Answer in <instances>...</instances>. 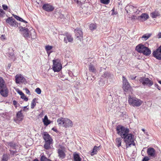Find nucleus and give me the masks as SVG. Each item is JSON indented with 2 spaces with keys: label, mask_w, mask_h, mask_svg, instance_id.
Masks as SVG:
<instances>
[{
  "label": "nucleus",
  "mask_w": 161,
  "mask_h": 161,
  "mask_svg": "<svg viewBox=\"0 0 161 161\" xmlns=\"http://www.w3.org/2000/svg\"><path fill=\"white\" fill-rule=\"evenodd\" d=\"M143 102L142 101L135 97L130 96L128 97L129 103L134 107L140 106Z\"/></svg>",
  "instance_id": "423d86ee"
},
{
  "label": "nucleus",
  "mask_w": 161,
  "mask_h": 161,
  "mask_svg": "<svg viewBox=\"0 0 161 161\" xmlns=\"http://www.w3.org/2000/svg\"><path fill=\"white\" fill-rule=\"evenodd\" d=\"M53 47L52 46L47 45L45 46V49L46 51H47V53L48 54V56L50 53H48V52L51 50L53 48Z\"/></svg>",
  "instance_id": "f704fd0d"
},
{
  "label": "nucleus",
  "mask_w": 161,
  "mask_h": 161,
  "mask_svg": "<svg viewBox=\"0 0 161 161\" xmlns=\"http://www.w3.org/2000/svg\"><path fill=\"white\" fill-rule=\"evenodd\" d=\"M99 148L98 147L95 146L92 150V152L91 153L92 156H93L95 154H96L97 153V151Z\"/></svg>",
  "instance_id": "2f4dec72"
},
{
  "label": "nucleus",
  "mask_w": 161,
  "mask_h": 161,
  "mask_svg": "<svg viewBox=\"0 0 161 161\" xmlns=\"http://www.w3.org/2000/svg\"><path fill=\"white\" fill-rule=\"evenodd\" d=\"M0 38L2 40H4L5 39V35H2L0 37Z\"/></svg>",
  "instance_id": "3c124183"
},
{
  "label": "nucleus",
  "mask_w": 161,
  "mask_h": 161,
  "mask_svg": "<svg viewBox=\"0 0 161 161\" xmlns=\"http://www.w3.org/2000/svg\"><path fill=\"white\" fill-rule=\"evenodd\" d=\"M123 88L124 91H127L130 88V86L126 78L124 76H122Z\"/></svg>",
  "instance_id": "ddd939ff"
},
{
  "label": "nucleus",
  "mask_w": 161,
  "mask_h": 161,
  "mask_svg": "<svg viewBox=\"0 0 161 161\" xmlns=\"http://www.w3.org/2000/svg\"><path fill=\"white\" fill-rule=\"evenodd\" d=\"M125 10L129 14L136 13L138 11L137 8L131 5H128L125 7Z\"/></svg>",
  "instance_id": "f8f14e48"
},
{
  "label": "nucleus",
  "mask_w": 161,
  "mask_h": 161,
  "mask_svg": "<svg viewBox=\"0 0 161 161\" xmlns=\"http://www.w3.org/2000/svg\"><path fill=\"white\" fill-rule=\"evenodd\" d=\"M15 82L17 84H20L25 81V79L21 74L17 75L15 77Z\"/></svg>",
  "instance_id": "dca6fc26"
},
{
  "label": "nucleus",
  "mask_w": 161,
  "mask_h": 161,
  "mask_svg": "<svg viewBox=\"0 0 161 161\" xmlns=\"http://www.w3.org/2000/svg\"><path fill=\"white\" fill-rule=\"evenodd\" d=\"M139 81L144 86H146L148 87H150L153 84V82L151 80L145 77H140L139 79Z\"/></svg>",
  "instance_id": "6e6552de"
},
{
  "label": "nucleus",
  "mask_w": 161,
  "mask_h": 161,
  "mask_svg": "<svg viewBox=\"0 0 161 161\" xmlns=\"http://www.w3.org/2000/svg\"><path fill=\"white\" fill-rule=\"evenodd\" d=\"M89 70L90 72L93 73H96V69H95L94 65L92 64H90L88 66Z\"/></svg>",
  "instance_id": "cd10ccee"
},
{
  "label": "nucleus",
  "mask_w": 161,
  "mask_h": 161,
  "mask_svg": "<svg viewBox=\"0 0 161 161\" xmlns=\"http://www.w3.org/2000/svg\"><path fill=\"white\" fill-rule=\"evenodd\" d=\"M122 137H117L115 139V143L116 145L118 147H119L121 146V143L122 139Z\"/></svg>",
  "instance_id": "393cba45"
},
{
  "label": "nucleus",
  "mask_w": 161,
  "mask_h": 161,
  "mask_svg": "<svg viewBox=\"0 0 161 161\" xmlns=\"http://www.w3.org/2000/svg\"><path fill=\"white\" fill-rule=\"evenodd\" d=\"M152 35V34L146 33L143 35L141 37L142 40L145 41L147 40L149 38H150Z\"/></svg>",
  "instance_id": "b1692460"
},
{
  "label": "nucleus",
  "mask_w": 161,
  "mask_h": 161,
  "mask_svg": "<svg viewBox=\"0 0 161 161\" xmlns=\"http://www.w3.org/2000/svg\"><path fill=\"white\" fill-rule=\"evenodd\" d=\"M21 98L22 99H24V100L25 101H27L28 100V98L27 97H26L25 96V95H24L21 96Z\"/></svg>",
  "instance_id": "37998d69"
},
{
  "label": "nucleus",
  "mask_w": 161,
  "mask_h": 161,
  "mask_svg": "<svg viewBox=\"0 0 161 161\" xmlns=\"http://www.w3.org/2000/svg\"><path fill=\"white\" fill-rule=\"evenodd\" d=\"M116 130L118 134L123 139L130 133L129 129L120 125H118L116 127Z\"/></svg>",
  "instance_id": "7ed1b4c3"
},
{
  "label": "nucleus",
  "mask_w": 161,
  "mask_h": 161,
  "mask_svg": "<svg viewBox=\"0 0 161 161\" xmlns=\"http://www.w3.org/2000/svg\"><path fill=\"white\" fill-rule=\"evenodd\" d=\"M19 29L21 34L26 39H34L36 38V33L34 30L32 29L29 31L27 28L22 26L19 27Z\"/></svg>",
  "instance_id": "f257e3e1"
},
{
  "label": "nucleus",
  "mask_w": 161,
  "mask_h": 161,
  "mask_svg": "<svg viewBox=\"0 0 161 161\" xmlns=\"http://www.w3.org/2000/svg\"><path fill=\"white\" fill-rule=\"evenodd\" d=\"M8 156L7 154H4L2 157V161H8Z\"/></svg>",
  "instance_id": "4c0bfd02"
},
{
  "label": "nucleus",
  "mask_w": 161,
  "mask_h": 161,
  "mask_svg": "<svg viewBox=\"0 0 161 161\" xmlns=\"http://www.w3.org/2000/svg\"><path fill=\"white\" fill-rule=\"evenodd\" d=\"M4 144L8 148H10L9 151L11 154L14 155L19 151V146L14 142H5Z\"/></svg>",
  "instance_id": "f03ea898"
},
{
  "label": "nucleus",
  "mask_w": 161,
  "mask_h": 161,
  "mask_svg": "<svg viewBox=\"0 0 161 161\" xmlns=\"http://www.w3.org/2000/svg\"><path fill=\"white\" fill-rule=\"evenodd\" d=\"M57 122L58 125H62L66 128L71 127L73 125V123L72 121L66 118H58Z\"/></svg>",
  "instance_id": "20e7f679"
},
{
  "label": "nucleus",
  "mask_w": 161,
  "mask_h": 161,
  "mask_svg": "<svg viewBox=\"0 0 161 161\" xmlns=\"http://www.w3.org/2000/svg\"><path fill=\"white\" fill-rule=\"evenodd\" d=\"M37 100V99L36 98H34L32 100L31 104V108H33L36 106V103L35 102V101Z\"/></svg>",
  "instance_id": "c9c22d12"
},
{
  "label": "nucleus",
  "mask_w": 161,
  "mask_h": 161,
  "mask_svg": "<svg viewBox=\"0 0 161 161\" xmlns=\"http://www.w3.org/2000/svg\"><path fill=\"white\" fill-rule=\"evenodd\" d=\"M136 50L139 53H142L146 56H149L151 53V51L144 45L140 44L137 46Z\"/></svg>",
  "instance_id": "39448f33"
},
{
  "label": "nucleus",
  "mask_w": 161,
  "mask_h": 161,
  "mask_svg": "<svg viewBox=\"0 0 161 161\" xmlns=\"http://www.w3.org/2000/svg\"><path fill=\"white\" fill-rule=\"evenodd\" d=\"M24 110L25 108H27V106L24 107Z\"/></svg>",
  "instance_id": "680f3d73"
},
{
  "label": "nucleus",
  "mask_w": 161,
  "mask_h": 161,
  "mask_svg": "<svg viewBox=\"0 0 161 161\" xmlns=\"http://www.w3.org/2000/svg\"><path fill=\"white\" fill-rule=\"evenodd\" d=\"M74 161H81V158L80 157L79 155L77 154H75L74 155Z\"/></svg>",
  "instance_id": "473e14b6"
},
{
  "label": "nucleus",
  "mask_w": 161,
  "mask_h": 161,
  "mask_svg": "<svg viewBox=\"0 0 161 161\" xmlns=\"http://www.w3.org/2000/svg\"><path fill=\"white\" fill-rule=\"evenodd\" d=\"M123 139L124 142L125 143L126 148L129 147L131 145H135L134 136L132 134L129 133Z\"/></svg>",
  "instance_id": "0eeeda50"
},
{
  "label": "nucleus",
  "mask_w": 161,
  "mask_h": 161,
  "mask_svg": "<svg viewBox=\"0 0 161 161\" xmlns=\"http://www.w3.org/2000/svg\"><path fill=\"white\" fill-rule=\"evenodd\" d=\"M13 16L17 20L21 21L25 24L27 26V22L26 21L23 20L22 18L14 14H13Z\"/></svg>",
  "instance_id": "bb28decb"
},
{
  "label": "nucleus",
  "mask_w": 161,
  "mask_h": 161,
  "mask_svg": "<svg viewBox=\"0 0 161 161\" xmlns=\"http://www.w3.org/2000/svg\"><path fill=\"white\" fill-rule=\"evenodd\" d=\"M144 134L146 135V136H148V132H145L144 133Z\"/></svg>",
  "instance_id": "13d9d810"
},
{
  "label": "nucleus",
  "mask_w": 161,
  "mask_h": 161,
  "mask_svg": "<svg viewBox=\"0 0 161 161\" xmlns=\"http://www.w3.org/2000/svg\"><path fill=\"white\" fill-rule=\"evenodd\" d=\"M6 21L11 27L16 28L18 26V23L12 17H8L6 19Z\"/></svg>",
  "instance_id": "9d476101"
},
{
  "label": "nucleus",
  "mask_w": 161,
  "mask_h": 161,
  "mask_svg": "<svg viewBox=\"0 0 161 161\" xmlns=\"http://www.w3.org/2000/svg\"><path fill=\"white\" fill-rule=\"evenodd\" d=\"M65 36L64 38V42L66 43L68 42H71L73 41V38L70 34L66 33L64 35Z\"/></svg>",
  "instance_id": "aec40b11"
},
{
  "label": "nucleus",
  "mask_w": 161,
  "mask_h": 161,
  "mask_svg": "<svg viewBox=\"0 0 161 161\" xmlns=\"http://www.w3.org/2000/svg\"><path fill=\"white\" fill-rule=\"evenodd\" d=\"M33 161H39L37 159H35Z\"/></svg>",
  "instance_id": "e2e57ef3"
},
{
  "label": "nucleus",
  "mask_w": 161,
  "mask_h": 161,
  "mask_svg": "<svg viewBox=\"0 0 161 161\" xmlns=\"http://www.w3.org/2000/svg\"><path fill=\"white\" fill-rule=\"evenodd\" d=\"M152 54L157 59L161 60V46L156 50L153 51Z\"/></svg>",
  "instance_id": "9b49d317"
},
{
  "label": "nucleus",
  "mask_w": 161,
  "mask_h": 161,
  "mask_svg": "<svg viewBox=\"0 0 161 161\" xmlns=\"http://www.w3.org/2000/svg\"><path fill=\"white\" fill-rule=\"evenodd\" d=\"M5 86L6 85L4 80L2 77H0V89Z\"/></svg>",
  "instance_id": "7c9ffc66"
},
{
  "label": "nucleus",
  "mask_w": 161,
  "mask_h": 161,
  "mask_svg": "<svg viewBox=\"0 0 161 161\" xmlns=\"http://www.w3.org/2000/svg\"><path fill=\"white\" fill-rule=\"evenodd\" d=\"M35 92L38 94H40L41 92V91L40 89L39 88H37L35 89Z\"/></svg>",
  "instance_id": "a19ab883"
},
{
  "label": "nucleus",
  "mask_w": 161,
  "mask_h": 161,
  "mask_svg": "<svg viewBox=\"0 0 161 161\" xmlns=\"http://www.w3.org/2000/svg\"><path fill=\"white\" fill-rule=\"evenodd\" d=\"M157 37L158 38H161V32H159L157 35Z\"/></svg>",
  "instance_id": "603ef678"
},
{
  "label": "nucleus",
  "mask_w": 161,
  "mask_h": 161,
  "mask_svg": "<svg viewBox=\"0 0 161 161\" xmlns=\"http://www.w3.org/2000/svg\"><path fill=\"white\" fill-rule=\"evenodd\" d=\"M158 82L160 83V84H161V80H159L158 81Z\"/></svg>",
  "instance_id": "052dcab7"
},
{
  "label": "nucleus",
  "mask_w": 161,
  "mask_h": 161,
  "mask_svg": "<svg viewBox=\"0 0 161 161\" xmlns=\"http://www.w3.org/2000/svg\"><path fill=\"white\" fill-rule=\"evenodd\" d=\"M101 3L104 4H108L110 2V0H100Z\"/></svg>",
  "instance_id": "58836bf2"
},
{
  "label": "nucleus",
  "mask_w": 161,
  "mask_h": 161,
  "mask_svg": "<svg viewBox=\"0 0 161 161\" xmlns=\"http://www.w3.org/2000/svg\"><path fill=\"white\" fill-rule=\"evenodd\" d=\"M43 137L45 142L53 141L50 135L47 132H44L43 133Z\"/></svg>",
  "instance_id": "4be33fe9"
},
{
  "label": "nucleus",
  "mask_w": 161,
  "mask_h": 161,
  "mask_svg": "<svg viewBox=\"0 0 161 161\" xmlns=\"http://www.w3.org/2000/svg\"><path fill=\"white\" fill-rule=\"evenodd\" d=\"M52 130H54L55 132H56L57 131V130L55 128H53L52 129Z\"/></svg>",
  "instance_id": "4d7b16f0"
},
{
  "label": "nucleus",
  "mask_w": 161,
  "mask_h": 161,
  "mask_svg": "<svg viewBox=\"0 0 161 161\" xmlns=\"http://www.w3.org/2000/svg\"><path fill=\"white\" fill-rule=\"evenodd\" d=\"M75 3H76L78 4H80L81 3V2L80 1H79L78 0H73Z\"/></svg>",
  "instance_id": "de8ad7c7"
},
{
  "label": "nucleus",
  "mask_w": 161,
  "mask_h": 161,
  "mask_svg": "<svg viewBox=\"0 0 161 161\" xmlns=\"http://www.w3.org/2000/svg\"><path fill=\"white\" fill-rule=\"evenodd\" d=\"M149 159L148 157H145L143 159L142 161H148Z\"/></svg>",
  "instance_id": "49530a36"
},
{
  "label": "nucleus",
  "mask_w": 161,
  "mask_h": 161,
  "mask_svg": "<svg viewBox=\"0 0 161 161\" xmlns=\"http://www.w3.org/2000/svg\"><path fill=\"white\" fill-rule=\"evenodd\" d=\"M59 146L60 148L58 150V156L59 158L63 159L65 158L66 156L65 153L64 152L65 148L61 145H60Z\"/></svg>",
  "instance_id": "2eb2a0df"
},
{
  "label": "nucleus",
  "mask_w": 161,
  "mask_h": 161,
  "mask_svg": "<svg viewBox=\"0 0 161 161\" xmlns=\"http://www.w3.org/2000/svg\"><path fill=\"white\" fill-rule=\"evenodd\" d=\"M5 14L4 11L1 8H0V17H3Z\"/></svg>",
  "instance_id": "ea45409f"
},
{
  "label": "nucleus",
  "mask_w": 161,
  "mask_h": 161,
  "mask_svg": "<svg viewBox=\"0 0 161 161\" xmlns=\"http://www.w3.org/2000/svg\"><path fill=\"white\" fill-rule=\"evenodd\" d=\"M160 15V14L158 11H156L152 12L150 14V15L153 18H156Z\"/></svg>",
  "instance_id": "a878e982"
},
{
  "label": "nucleus",
  "mask_w": 161,
  "mask_h": 161,
  "mask_svg": "<svg viewBox=\"0 0 161 161\" xmlns=\"http://www.w3.org/2000/svg\"><path fill=\"white\" fill-rule=\"evenodd\" d=\"M53 141L45 142V143L44 145V147L46 149H49L51 148V145L53 144Z\"/></svg>",
  "instance_id": "5701e85b"
},
{
  "label": "nucleus",
  "mask_w": 161,
  "mask_h": 161,
  "mask_svg": "<svg viewBox=\"0 0 161 161\" xmlns=\"http://www.w3.org/2000/svg\"><path fill=\"white\" fill-rule=\"evenodd\" d=\"M25 92L27 94L29 95L31 94L30 92L28 89H27V88H25Z\"/></svg>",
  "instance_id": "8fccbe9b"
},
{
  "label": "nucleus",
  "mask_w": 161,
  "mask_h": 161,
  "mask_svg": "<svg viewBox=\"0 0 161 161\" xmlns=\"http://www.w3.org/2000/svg\"><path fill=\"white\" fill-rule=\"evenodd\" d=\"M149 18L148 14L143 13L141 15L137 17L136 19L141 22H144L147 20Z\"/></svg>",
  "instance_id": "f3484780"
},
{
  "label": "nucleus",
  "mask_w": 161,
  "mask_h": 161,
  "mask_svg": "<svg viewBox=\"0 0 161 161\" xmlns=\"http://www.w3.org/2000/svg\"><path fill=\"white\" fill-rule=\"evenodd\" d=\"M130 19H131V20H134L135 19H136L137 17L136 18V16H135L134 15H133L132 16H131V17H130L129 16L128 17Z\"/></svg>",
  "instance_id": "79ce46f5"
},
{
  "label": "nucleus",
  "mask_w": 161,
  "mask_h": 161,
  "mask_svg": "<svg viewBox=\"0 0 161 161\" xmlns=\"http://www.w3.org/2000/svg\"><path fill=\"white\" fill-rule=\"evenodd\" d=\"M142 130L144 132V133L145 132V130L144 129H142Z\"/></svg>",
  "instance_id": "bf43d9fd"
},
{
  "label": "nucleus",
  "mask_w": 161,
  "mask_h": 161,
  "mask_svg": "<svg viewBox=\"0 0 161 161\" xmlns=\"http://www.w3.org/2000/svg\"><path fill=\"white\" fill-rule=\"evenodd\" d=\"M0 93L4 97H7L8 96V91L6 86L0 89Z\"/></svg>",
  "instance_id": "412c9836"
},
{
  "label": "nucleus",
  "mask_w": 161,
  "mask_h": 161,
  "mask_svg": "<svg viewBox=\"0 0 161 161\" xmlns=\"http://www.w3.org/2000/svg\"><path fill=\"white\" fill-rule=\"evenodd\" d=\"M108 74L107 73H104L103 75V77H108Z\"/></svg>",
  "instance_id": "864d4df0"
},
{
  "label": "nucleus",
  "mask_w": 161,
  "mask_h": 161,
  "mask_svg": "<svg viewBox=\"0 0 161 161\" xmlns=\"http://www.w3.org/2000/svg\"><path fill=\"white\" fill-rule=\"evenodd\" d=\"M97 28V26L96 24H91L90 25L89 29L91 31H93Z\"/></svg>",
  "instance_id": "72a5a7b5"
},
{
  "label": "nucleus",
  "mask_w": 161,
  "mask_h": 161,
  "mask_svg": "<svg viewBox=\"0 0 161 161\" xmlns=\"http://www.w3.org/2000/svg\"><path fill=\"white\" fill-rule=\"evenodd\" d=\"M43 122L44 123V125H47L50 123V121L48 120V118L46 115L44 116V118L43 120Z\"/></svg>",
  "instance_id": "c756f323"
},
{
  "label": "nucleus",
  "mask_w": 161,
  "mask_h": 161,
  "mask_svg": "<svg viewBox=\"0 0 161 161\" xmlns=\"http://www.w3.org/2000/svg\"><path fill=\"white\" fill-rule=\"evenodd\" d=\"M13 104L15 106V107H17V102L15 100H14L13 102Z\"/></svg>",
  "instance_id": "09e8293b"
},
{
  "label": "nucleus",
  "mask_w": 161,
  "mask_h": 161,
  "mask_svg": "<svg viewBox=\"0 0 161 161\" xmlns=\"http://www.w3.org/2000/svg\"><path fill=\"white\" fill-rule=\"evenodd\" d=\"M155 86L157 87V88L159 90H160V88L159 87V86L157 84H155Z\"/></svg>",
  "instance_id": "6e6d98bb"
},
{
  "label": "nucleus",
  "mask_w": 161,
  "mask_h": 161,
  "mask_svg": "<svg viewBox=\"0 0 161 161\" xmlns=\"http://www.w3.org/2000/svg\"><path fill=\"white\" fill-rule=\"evenodd\" d=\"M18 93L21 96L23 95H24V94L21 91H19Z\"/></svg>",
  "instance_id": "5fc2aeb1"
},
{
  "label": "nucleus",
  "mask_w": 161,
  "mask_h": 161,
  "mask_svg": "<svg viewBox=\"0 0 161 161\" xmlns=\"http://www.w3.org/2000/svg\"><path fill=\"white\" fill-rule=\"evenodd\" d=\"M42 8L47 12H51L54 9V7L48 4H44L42 6Z\"/></svg>",
  "instance_id": "a211bd4d"
},
{
  "label": "nucleus",
  "mask_w": 161,
  "mask_h": 161,
  "mask_svg": "<svg viewBox=\"0 0 161 161\" xmlns=\"http://www.w3.org/2000/svg\"><path fill=\"white\" fill-rule=\"evenodd\" d=\"M40 160L41 161H52L50 160L47 159L44 155H41Z\"/></svg>",
  "instance_id": "e433bc0d"
},
{
  "label": "nucleus",
  "mask_w": 161,
  "mask_h": 161,
  "mask_svg": "<svg viewBox=\"0 0 161 161\" xmlns=\"http://www.w3.org/2000/svg\"><path fill=\"white\" fill-rule=\"evenodd\" d=\"M76 38L80 41L83 39V32L79 28H76L74 31Z\"/></svg>",
  "instance_id": "4468645a"
},
{
  "label": "nucleus",
  "mask_w": 161,
  "mask_h": 161,
  "mask_svg": "<svg viewBox=\"0 0 161 161\" xmlns=\"http://www.w3.org/2000/svg\"><path fill=\"white\" fill-rule=\"evenodd\" d=\"M22 110H21L18 112L17 114V117L19 120H22L23 118V115L22 113Z\"/></svg>",
  "instance_id": "c85d7f7f"
},
{
  "label": "nucleus",
  "mask_w": 161,
  "mask_h": 161,
  "mask_svg": "<svg viewBox=\"0 0 161 161\" xmlns=\"http://www.w3.org/2000/svg\"><path fill=\"white\" fill-rule=\"evenodd\" d=\"M53 70L55 72H59L61 69L62 66L60 61L58 59L53 60Z\"/></svg>",
  "instance_id": "1a4fd4ad"
},
{
  "label": "nucleus",
  "mask_w": 161,
  "mask_h": 161,
  "mask_svg": "<svg viewBox=\"0 0 161 161\" xmlns=\"http://www.w3.org/2000/svg\"><path fill=\"white\" fill-rule=\"evenodd\" d=\"M2 8L3 9L5 10H7L8 8V6L5 4H3L2 5Z\"/></svg>",
  "instance_id": "c03bdc74"
},
{
  "label": "nucleus",
  "mask_w": 161,
  "mask_h": 161,
  "mask_svg": "<svg viewBox=\"0 0 161 161\" xmlns=\"http://www.w3.org/2000/svg\"><path fill=\"white\" fill-rule=\"evenodd\" d=\"M136 77V76H134V75H131L129 77V78H130L131 79L133 80L135 79Z\"/></svg>",
  "instance_id": "a18cd8bd"
},
{
  "label": "nucleus",
  "mask_w": 161,
  "mask_h": 161,
  "mask_svg": "<svg viewBox=\"0 0 161 161\" xmlns=\"http://www.w3.org/2000/svg\"><path fill=\"white\" fill-rule=\"evenodd\" d=\"M147 153L148 155L151 157H155L156 151L153 147H149L147 149Z\"/></svg>",
  "instance_id": "6ab92c4d"
}]
</instances>
